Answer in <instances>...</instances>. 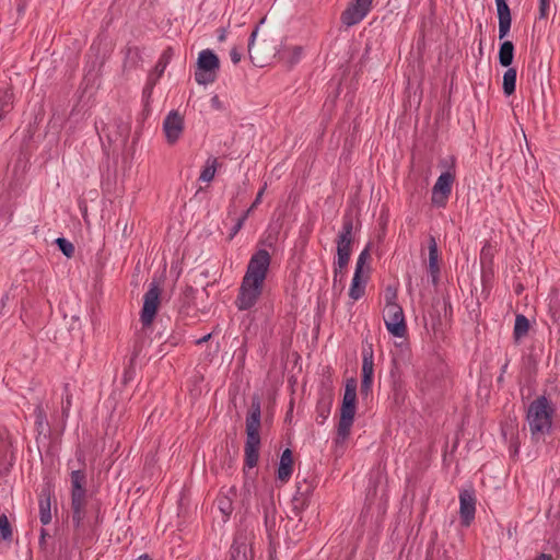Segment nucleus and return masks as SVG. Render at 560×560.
<instances>
[{
    "label": "nucleus",
    "instance_id": "nucleus-1",
    "mask_svg": "<svg viewBox=\"0 0 560 560\" xmlns=\"http://www.w3.org/2000/svg\"><path fill=\"white\" fill-rule=\"evenodd\" d=\"M270 260V255L266 249H259L250 257L235 301L240 311L252 308L258 301L262 292Z\"/></svg>",
    "mask_w": 560,
    "mask_h": 560
},
{
    "label": "nucleus",
    "instance_id": "nucleus-2",
    "mask_svg": "<svg viewBox=\"0 0 560 560\" xmlns=\"http://www.w3.org/2000/svg\"><path fill=\"white\" fill-rule=\"evenodd\" d=\"M260 419L261 406L258 397L253 398L250 409L246 416V442L244 446V469L257 466L260 448Z\"/></svg>",
    "mask_w": 560,
    "mask_h": 560
},
{
    "label": "nucleus",
    "instance_id": "nucleus-3",
    "mask_svg": "<svg viewBox=\"0 0 560 560\" xmlns=\"http://www.w3.org/2000/svg\"><path fill=\"white\" fill-rule=\"evenodd\" d=\"M78 460L80 462V467L70 472L72 522L75 527L81 526L88 505L86 474L84 471L85 459L82 453L78 454Z\"/></svg>",
    "mask_w": 560,
    "mask_h": 560
},
{
    "label": "nucleus",
    "instance_id": "nucleus-4",
    "mask_svg": "<svg viewBox=\"0 0 560 560\" xmlns=\"http://www.w3.org/2000/svg\"><path fill=\"white\" fill-rule=\"evenodd\" d=\"M553 412L552 404L545 396H540L529 404L526 419L534 440H539L550 432Z\"/></svg>",
    "mask_w": 560,
    "mask_h": 560
},
{
    "label": "nucleus",
    "instance_id": "nucleus-5",
    "mask_svg": "<svg viewBox=\"0 0 560 560\" xmlns=\"http://www.w3.org/2000/svg\"><path fill=\"white\" fill-rule=\"evenodd\" d=\"M357 387L358 382L354 377L347 380L337 428V443L343 442L350 434L357 410Z\"/></svg>",
    "mask_w": 560,
    "mask_h": 560
},
{
    "label": "nucleus",
    "instance_id": "nucleus-6",
    "mask_svg": "<svg viewBox=\"0 0 560 560\" xmlns=\"http://www.w3.org/2000/svg\"><path fill=\"white\" fill-rule=\"evenodd\" d=\"M353 218L351 214H345L342 226L337 237V259L334 262V282L337 281V273L345 269L350 260L352 244Z\"/></svg>",
    "mask_w": 560,
    "mask_h": 560
},
{
    "label": "nucleus",
    "instance_id": "nucleus-7",
    "mask_svg": "<svg viewBox=\"0 0 560 560\" xmlns=\"http://www.w3.org/2000/svg\"><path fill=\"white\" fill-rule=\"evenodd\" d=\"M220 69V60L211 49H203L199 52L195 80L200 85H208L217 80Z\"/></svg>",
    "mask_w": 560,
    "mask_h": 560
},
{
    "label": "nucleus",
    "instance_id": "nucleus-8",
    "mask_svg": "<svg viewBox=\"0 0 560 560\" xmlns=\"http://www.w3.org/2000/svg\"><path fill=\"white\" fill-rule=\"evenodd\" d=\"M160 283L153 280L143 295V305L140 313V322L143 327H150L152 325L160 306Z\"/></svg>",
    "mask_w": 560,
    "mask_h": 560
},
{
    "label": "nucleus",
    "instance_id": "nucleus-9",
    "mask_svg": "<svg viewBox=\"0 0 560 560\" xmlns=\"http://www.w3.org/2000/svg\"><path fill=\"white\" fill-rule=\"evenodd\" d=\"M383 319L386 329L394 337L402 338L407 332L404 311L400 305L384 308Z\"/></svg>",
    "mask_w": 560,
    "mask_h": 560
},
{
    "label": "nucleus",
    "instance_id": "nucleus-10",
    "mask_svg": "<svg viewBox=\"0 0 560 560\" xmlns=\"http://www.w3.org/2000/svg\"><path fill=\"white\" fill-rule=\"evenodd\" d=\"M374 376V352L372 343L365 341L362 347V380L361 395L368 396L371 393Z\"/></svg>",
    "mask_w": 560,
    "mask_h": 560
},
{
    "label": "nucleus",
    "instance_id": "nucleus-11",
    "mask_svg": "<svg viewBox=\"0 0 560 560\" xmlns=\"http://www.w3.org/2000/svg\"><path fill=\"white\" fill-rule=\"evenodd\" d=\"M373 0H352L341 13L343 25L350 27L365 19L372 9Z\"/></svg>",
    "mask_w": 560,
    "mask_h": 560
},
{
    "label": "nucleus",
    "instance_id": "nucleus-12",
    "mask_svg": "<svg viewBox=\"0 0 560 560\" xmlns=\"http://www.w3.org/2000/svg\"><path fill=\"white\" fill-rule=\"evenodd\" d=\"M455 180V175L447 171L442 173L433 188H432V196H431V202L432 205L444 208L447 203L448 197L452 192V186Z\"/></svg>",
    "mask_w": 560,
    "mask_h": 560
},
{
    "label": "nucleus",
    "instance_id": "nucleus-13",
    "mask_svg": "<svg viewBox=\"0 0 560 560\" xmlns=\"http://www.w3.org/2000/svg\"><path fill=\"white\" fill-rule=\"evenodd\" d=\"M184 117L177 112H170L163 120V131L168 144H175L184 131Z\"/></svg>",
    "mask_w": 560,
    "mask_h": 560
},
{
    "label": "nucleus",
    "instance_id": "nucleus-14",
    "mask_svg": "<svg viewBox=\"0 0 560 560\" xmlns=\"http://www.w3.org/2000/svg\"><path fill=\"white\" fill-rule=\"evenodd\" d=\"M476 498L474 490L465 489L459 493V515L463 526H469L475 518Z\"/></svg>",
    "mask_w": 560,
    "mask_h": 560
},
{
    "label": "nucleus",
    "instance_id": "nucleus-15",
    "mask_svg": "<svg viewBox=\"0 0 560 560\" xmlns=\"http://www.w3.org/2000/svg\"><path fill=\"white\" fill-rule=\"evenodd\" d=\"M497 5V13L499 19V38L503 39L508 36L512 18H511V11L506 3V0H494Z\"/></svg>",
    "mask_w": 560,
    "mask_h": 560
},
{
    "label": "nucleus",
    "instance_id": "nucleus-16",
    "mask_svg": "<svg viewBox=\"0 0 560 560\" xmlns=\"http://www.w3.org/2000/svg\"><path fill=\"white\" fill-rule=\"evenodd\" d=\"M429 266L428 271L430 273L431 280L433 284H436L439 282L440 277V266H439V248L434 236H430L429 238Z\"/></svg>",
    "mask_w": 560,
    "mask_h": 560
},
{
    "label": "nucleus",
    "instance_id": "nucleus-17",
    "mask_svg": "<svg viewBox=\"0 0 560 560\" xmlns=\"http://www.w3.org/2000/svg\"><path fill=\"white\" fill-rule=\"evenodd\" d=\"M293 472V456L290 448L282 452L277 469V479L281 483H287Z\"/></svg>",
    "mask_w": 560,
    "mask_h": 560
},
{
    "label": "nucleus",
    "instance_id": "nucleus-18",
    "mask_svg": "<svg viewBox=\"0 0 560 560\" xmlns=\"http://www.w3.org/2000/svg\"><path fill=\"white\" fill-rule=\"evenodd\" d=\"M51 488L45 487L39 494V518L43 525H47L51 521Z\"/></svg>",
    "mask_w": 560,
    "mask_h": 560
},
{
    "label": "nucleus",
    "instance_id": "nucleus-19",
    "mask_svg": "<svg viewBox=\"0 0 560 560\" xmlns=\"http://www.w3.org/2000/svg\"><path fill=\"white\" fill-rule=\"evenodd\" d=\"M173 55H174V50H173L172 47H167L161 54V56H160V58H159V60H158V62L155 65L153 73H151L150 77H149V81H150V84L152 86L156 83V81L164 73L166 67L171 62V59H172Z\"/></svg>",
    "mask_w": 560,
    "mask_h": 560
},
{
    "label": "nucleus",
    "instance_id": "nucleus-20",
    "mask_svg": "<svg viewBox=\"0 0 560 560\" xmlns=\"http://www.w3.org/2000/svg\"><path fill=\"white\" fill-rule=\"evenodd\" d=\"M365 285H366V277H363V273L354 272L351 285L349 289V296L353 301H358L361 299L365 293Z\"/></svg>",
    "mask_w": 560,
    "mask_h": 560
},
{
    "label": "nucleus",
    "instance_id": "nucleus-21",
    "mask_svg": "<svg viewBox=\"0 0 560 560\" xmlns=\"http://www.w3.org/2000/svg\"><path fill=\"white\" fill-rule=\"evenodd\" d=\"M35 427L39 434L49 432V423L46 411L42 402H38L34 409Z\"/></svg>",
    "mask_w": 560,
    "mask_h": 560
},
{
    "label": "nucleus",
    "instance_id": "nucleus-22",
    "mask_svg": "<svg viewBox=\"0 0 560 560\" xmlns=\"http://www.w3.org/2000/svg\"><path fill=\"white\" fill-rule=\"evenodd\" d=\"M218 165H219V163H218L217 158H213V156L208 158L205 163V166L202 167V170L200 172L199 180L205 182V183H210L215 176Z\"/></svg>",
    "mask_w": 560,
    "mask_h": 560
},
{
    "label": "nucleus",
    "instance_id": "nucleus-23",
    "mask_svg": "<svg viewBox=\"0 0 560 560\" xmlns=\"http://www.w3.org/2000/svg\"><path fill=\"white\" fill-rule=\"evenodd\" d=\"M529 330V320L528 318L523 314H517L515 317V324H514V330L513 336L515 341H520L522 338H524Z\"/></svg>",
    "mask_w": 560,
    "mask_h": 560
},
{
    "label": "nucleus",
    "instance_id": "nucleus-24",
    "mask_svg": "<svg viewBox=\"0 0 560 560\" xmlns=\"http://www.w3.org/2000/svg\"><path fill=\"white\" fill-rule=\"evenodd\" d=\"M72 407V394L70 392L69 384L63 385V395L61 400V417H62V429L66 428L67 420L70 416Z\"/></svg>",
    "mask_w": 560,
    "mask_h": 560
},
{
    "label": "nucleus",
    "instance_id": "nucleus-25",
    "mask_svg": "<svg viewBox=\"0 0 560 560\" xmlns=\"http://www.w3.org/2000/svg\"><path fill=\"white\" fill-rule=\"evenodd\" d=\"M303 55V48L301 46H293L284 49L280 57L290 67L296 65Z\"/></svg>",
    "mask_w": 560,
    "mask_h": 560
},
{
    "label": "nucleus",
    "instance_id": "nucleus-26",
    "mask_svg": "<svg viewBox=\"0 0 560 560\" xmlns=\"http://www.w3.org/2000/svg\"><path fill=\"white\" fill-rule=\"evenodd\" d=\"M514 57V45L510 40H505L501 44L499 50V61L503 67H509Z\"/></svg>",
    "mask_w": 560,
    "mask_h": 560
},
{
    "label": "nucleus",
    "instance_id": "nucleus-27",
    "mask_svg": "<svg viewBox=\"0 0 560 560\" xmlns=\"http://www.w3.org/2000/svg\"><path fill=\"white\" fill-rule=\"evenodd\" d=\"M516 86V70L509 68L503 74V92L510 96L515 92Z\"/></svg>",
    "mask_w": 560,
    "mask_h": 560
},
{
    "label": "nucleus",
    "instance_id": "nucleus-28",
    "mask_svg": "<svg viewBox=\"0 0 560 560\" xmlns=\"http://www.w3.org/2000/svg\"><path fill=\"white\" fill-rule=\"evenodd\" d=\"M12 104V92L9 89L0 90V120L8 113Z\"/></svg>",
    "mask_w": 560,
    "mask_h": 560
},
{
    "label": "nucleus",
    "instance_id": "nucleus-29",
    "mask_svg": "<svg viewBox=\"0 0 560 560\" xmlns=\"http://www.w3.org/2000/svg\"><path fill=\"white\" fill-rule=\"evenodd\" d=\"M12 527L5 514L0 515V539L12 540Z\"/></svg>",
    "mask_w": 560,
    "mask_h": 560
},
{
    "label": "nucleus",
    "instance_id": "nucleus-30",
    "mask_svg": "<svg viewBox=\"0 0 560 560\" xmlns=\"http://www.w3.org/2000/svg\"><path fill=\"white\" fill-rule=\"evenodd\" d=\"M56 244L58 246V248L60 249V252L68 258L72 257L73 254H74V246L73 244L68 241L67 238L65 237H58L56 240Z\"/></svg>",
    "mask_w": 560,
    "mask_h": 560
},
{
    "label": "nucleus",
    "instance_id": "nucleus-31",
    "mask_svg": "<svg viewBox=\"0 0 560 560\" xmlns=\"http://www.w3.org/2000/svg\"><path fill=\"white\" fill-rule=\"evenodd\" d=\"M217 502H218V508L221 511V513L225 517H229L231 515V513L233 512L232 500L228 495H220L218 498Z\"/></svg>",
    "mask_w": 560,
    "mask_h": 560
},
{
    "label": "nucleus",
    "instance_id": "nucleus-32",
    "mask_svg": "<svg viewBox=\"0 0 560 560\" xmlns=\"http://www.w3.org/2000/svg\"><path fill=\"white\" fill-rule=\"evenodd\" d=\"M369 257H370L369 249L368 248L363 249L357 259L354 272L363 273V267L366 264Z\"/></svg>",
    "mask_w": 560,
    "mask_h": 560
},
{
    "label": "nucleus",
    "instance_id": "nucleus-33",
    "mask_svg": "<svg viewBox=\"0 0 560 560\" xmlns=\"http://www.w3.org/2000/svg\"><path fill=\"white\" fill-rule=\"evenodd\" d=\"M369 257H370L369 249L368 248L363 249L357 259L354 272L363 273V267L366 264Z\"/></svg>",
    "mask_w": 560,
    "mask_h": 560
},
{
    "label": "nucleus",
    "instance_id": "nucleus-34",
    "mask_svg": "<svg viewBox=\"0 0 560 560\" xmlns=\"http://www.w3.org/2000/svg\"><path fill=\"white\" fill-rule=\"evenodd\" d=\"M397 293L395 289L387 288L385 291V307H389L390 305H398L396 303Z\"/></svg>",
    "mask_w": 560,
    "mask_h": 560
},
{
    "label": "nucleus",
    "instance_id": "nucleus-35",
    "mask_svg": "<svg viewBox=\"0 0 560 560\" xmlns=\"http://www.w3.org/2000/svg\"><path fill=\"white\" fill-rule=\"evenodd\" d=\"M266 187H267V185L265 184L264 187L257 192L256 198L253 201L252 206L245 212V213H247V215H249L250 212L261 202Z\"/></svg>",
    "mask_w": 560,
    "mask_h": 560
},
{
    "label": "nucleus",
    "instance_id": "nucleus-36",
    "mask_svg": "<svg viewBox=\"0 0 560 560\" xmlns=\"http://www.w3.org/2000/svg\"><path fill=\"white\" fill-rule=\"evenodd\" d=\"M550 9V0H539V18L545 19L548 16Z\"/></svg>",
    "mask_w": 560,
    "mask_h": 560
},
{
    "label": "nucleus",
    "instance_id": "nucleus-37",
    "mask_svg": "<svg viewBox=\"0 0 560 560\" xmlns=\"http://www.w3.org/2000/svg\"><path fill=\"white\" fill-rule=\"evenodd\" d=\"M231 60L234 65H237L242 59V54L237 47H233L230 51Z\"/></svg>",
    "mask_w": 560,
    "mask_h": 560
},
{
    "label": "nucleus",
    "instance_id": "nucleus-38",
    "mask_svg": "<svg viewBox=\"0 0 560 560\" xmlns=\"http://www.w3.org/2000/svg\"><path fill=\"white\" fill-rule=\"evenodd\" d=\"M248 215L247 213H244L236 222V224L233 228L232 236H234L244 225L245 221L247 220Z\"/></svg>",
    "mask_w": 560,
    "mask_h": 560
},
{
    "label": "nucleus",
    "instance_id": "nucleus-39",
    "mask_svg": "<svg viewBox=\"0 0 560 560\" xmlns=\"http://www.w3.org/2000/svg\"><path fill=\"white\" fill-rule=\"evenodd\" d=\"M258 34V27H256L252 34H250V37H249V40H248V55H249V58L253 60V56H252V50H253V46H254V43H255V39H256V36Z\"/></svg>",
    "mask_w": 560,
    "mask_h": 560
},
{
    "label": "nucleus",
    "instance_id": "nucleus-40",
    "mask_svg": "<svg viewBox=\"0 0 560 560\" xmlns=\"http://www.w3.org/2000/svg\"><path fill=\"white\" fill-rule=\"evenodd\" d=\"M218 32H219L218 40L219 42H224L226 39V36H228V30L222 27Z\"/></svg>",
    "mask_w": 560,
    "mask_h": 560
},
{
    "label": "nucleus",
    "instance_id": "nucleus-41",
    "mask_svg": "<svg viewBox=\"0 0 560 560\" xmlns=\"http://www.w3.org/2000/svg\"><path fill=\"white\" fill-rule=\"evenodd\" d=\"M8 301H9L8 294L2 295V298L0 299V315L2 314L3 308L7 306Z\"/></svg>",
    "mask_w": 560,
    "mask_h": 560
},
{
    "label": "nucleus",
    "instance_id": "nucleus-42",
    "mask_svg": "<svg viewBox=\"0 0 560 560\" xmlns=\"http://www.w3.org/2000/svg\"><path fill=\"white\" fill-rule=\"evenodd\" d=\"M535 560H552V556L548 553H540Z\"/></svg>",
    "mask_w": 560,
    "mask_h": 560
},
{
    "label": "nucleus",
    "instance_id": "nucleus-43",
    "mask_svg": "<svg viewBox=\"0 0 560 560\" xmlns=\"http://www.w3.org/2000/svg\"><path fill=\"white\" fill-rule=\"evenodd\" d=\"M210 338H211V334H208V335H206V336H203V337L199 338V339L196 341V343H197V345H201V343H203V342H207Z\"/></svg>",
    "mask_w": 560,
    "mask_h": 560
},
{
    "label": "nucleus",
    "instance_id": "nucleus-44",
    "mask_svg": "<svg viewBox=\"0 0 560 560\" xmlns=\"http://www.w3.org/2000/svg\"><path fill=\"white\" fill-rule=\"evenodd\" d=\"M342 276H343V273H342V269H341V270H339V271H338V273H337V279H338V278H341Z\"/></svg>",
    "mask_w": 560,
    "mask_h": 560
},
{
    "label": "nucleus",
    "instance_id": "nucleus-45",
    "mask_svg": "<svg viewBox=\"0 0 560 560\" xmlns=\"http://www.w3.org/2000/svg\"><path fill=\"white\" fill-rule=\"evenodd\" d=\"M230 560H237V557L235 555H232Z\"/></svg>",
    "mask_w": 560,
    "mask_h": 560
},
{
    "label": "nucleus",
    "instance_id": "nucleus-46",
    "mask_svg": "<svg viewBox=\"0 0 560 560\" xmlns=\"http://www.w3.org/2000/svg\"><path fill=\"white\" fill-rule=\"evenodd\" d=\"M320 417L323 418V420H325L327 416L323 412L320 413Z\"/></svg>",
    "mask_w": 560,
    "mask_h": 560
},
{
    "label": "nucleus",
    "instance_id": "nucleus-47",
    "mask_svg": "<svg viewBox=\"0 0 560 560\" xmlns=\"http://www.w3.org/2000/svg\"><path fill=\"white\" fill-rule=\"evenodd\" d=\"M506 366H508V364H505V365L502 368V371H503V372H504V371H506Z\"/></svg>",
    "mask_w": 560,
    "mask_h": 560
},
{
    "label": "nucleus",
    "instance_id": "nucleus-48",
    "mask_svg": "<svg viewBox=\"0 0 560 560\" xmlns=\"http://www.w3.org/2000/svg\"><path fill=\"white\" fill-rule=\"evenodd\" d=\"M229 491H230L231 493L235 494L234 489H232V488H231Z\"/></svg>",
    "mask_w": 560,
    "mask_h": 560
}]
</instances>
